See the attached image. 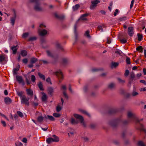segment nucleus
I'll return each mask as SVG.
<instances>
[{
    "mask_svg": "<svg viewBox=\"0 0 146 146\" xmlns=\"http://www.w3.org/2000/svg\"><path fill=\"white\" fill-rule=\"evenodd\" d=\"M17 46H13L11 48V49L13 51V54H15L17 52Z\"/></svg>",
    "mask_w": 146,
    "mask_h": 146,
    "instance_id": "30",
    "label": "nucleus"
},
{
    "mask_svg": "<svg viewBox=\"0 0 146 146\" xmlns=\"http://www.w3.org/2000/svg\"><path fill=\"white\" fill-rule=\"evenodd\" d=\"M46 81L50 84L52 85V83L51 82V80L50 78L48 77L46 79Z\"/></svg>",
    "mask_w": 146,
    "mask_h": 146,
    "instance_id": "57",
    "label": "nucleus"
},
{
    "mask_svg": "<svg viewBox=\"0 0 146 146\" xmlns=\"http://www.w3.org/2000/svg\"><path fill=\"white\" fill-rule=\"evenodd\" d=\"M40 28L38 29V32L39 35L41 36H43L47 34V32L45 29H42L43 27H45L46 26L44 23H42L40 25Z\"/></svg>",
    "mask_w": 146,
    "mask_h": 146,
    "instance_id": "3",
    "label": "nucleus"
},
{
    "mask_svg": "<svg viewBox=\"0 0 146 146\" xmlns=\"http://www.w3.org/2000/svg\"><path fill=\"white\" fill-rule=\"evenodd\" d=\"M54 15L56 18L61 19H63L65 17V16L64 15H58L56 13H54Z\"/></svg>",
    "mask_w": 146,
    "mask_h": 146,
    "instance_id": "22",
    "label": "nucleus"
},
{
    "mask_svg": "<svg viewBox=\"0 0 146 146\" xmlns=\"http://www.w3.org/2000/svg\"><path fill=\"white\" fill-rule=\"evenodd\" d=\"M100 69H98L97 68H94L92 69V72H96L100 70Z\"/></svg>",
    "mask_w": 146,
    "mask_h": 146,
    "instance_id": "64",
    "label": "nucleus"
},
{
    "mask_svg": "<svg viewBox=\"0 0 146 146\" xmlns=\"http://www.w3.org/2000/svg\"><path fill=\"white\" fill-rule=\"evenodd\" d=\"M44 117L42 116H40L38 117L37 120L38 122H41L42 121Z\"/></svg>",
    "mask_w": 146,
    "mask_h": 146,
    "instance_id": "43",
    "label": "nucleus"
},
{
    "mask_svg": "<svg viewBox=\"0 0 146 146\" xmlns=\"http://www.w3.org/2000/svg\"><path fill=\"white\" fill-rule=\"evenodd\" d=\"M37 60V59L33 57L31 58L30 62L31 63L34 64L35 63Z\"/></svg>",
    "mask_w": 146,
    "mask_h": 146,
    "instance_id": "36",
    "label": "nucleus"
},
{
    "mask_svg": "<svg viewBox=\"0 0 146 146\" xmlns=\"http://www.w3.org/2000/svg\"><path fill=\"white\" fill-rule=\"evenodd\" d=\"M16 78L19 84H21L23 86L25 85V82L22 76H16Z\"/></svg>",
    "mask_w": 146,
    "mask_h": 146,
    "instance_id": "9",
    "label": "nucleus"
},
{
    "mask_svg": "<svg viewBox=\"0 0 146 146\" xmlns=\"http://www.w3.org/2000/svg\"><path fill=\"white\" fill-rule=\"evenodd\" d=\"M120 38H127V35L126 33H122L120 34Z\"/></svg>",
    "mask_w": 146,
    "mask_h": 146,
    "instance_id": "24",
    "label": "nucleus"
},
{
    "mask_svg": "<svg viewBox=\"0 0 146 146\" xmlns=\"http://www.w3.org/2000/svg\"><path fill=\"white\" fill-rule=\"evenodd\" d=\"M27 94L29 96H32L33 95V91L31 89H27L26 90Z\"/></svg>",
    "mask_w": 146,
    "mask_h": 146,
    "instance_id": "19",
    "label": "nucleus"
},
{
    "mask_svg": "<svg viewBox=\"0 0 146 146\" xmlns=\"http://www.w3.org/2000/svg\"><path fill=\"white\" fill-rule=\"evenodd\" d=\"M138 93H137L135 91H133L131 94V95L133 96H136L137 95H138Z\"/></svg>",
    "mask_w": 146,
    "mask_h": 146,
    "instance_id": "59",
    "label": "nucleus"
},
{
    "mask_svg": "<svg viewBox=\"0 0 146 146\" xmlns=\"http://www.w3.org/2000/svg\"><path fill=\"white\" fill-rule=\"evenodd\" d=\"M134 28L133 27H128L127 30V33L130 36H132L134 34Z\"/></svg>",
    "mask_w": 146,
    "mask_h": 146,
    "instance_id": "10",
    "label": "nucleus"
},
{
    "mask_svg": "<svg viewBox=\"0 0 146 146\" xmlns=\"http://www.w3.org/2000/svg\"><path fill=\"white\" fill-rule=\"evenodd\" d=\"M117 111V110L115 108H112L110 109L108 111V113L110 114H114Z\"/></svg>",
    "mask_w": 146,
    "mask_h": 146,
    "instance_id": "18",
    "label": "nucleus"
},
{
    "mask_svg": "<svg viewBox=\"0 0 146 146\" xmlns=\"http://www.w3.org/2000/svg\"><path fill=\"white\" fill-rule=\"evenodd\" d=\"M62 109V107L60 105H58L56 107V111L57 112L60 111Z\"/></svg>",
    "mask_w": 146,
    "mask_h": 146,
    "instance_id": "54",
    "label": "nucleus"
},
{
    "mask_svg": "<svg viewBox=\"0 0 146 146\" xmlns=\"http://www.w3.org/2000/svg\"><path fill=\"white\" fill-rule=\"evenodd\" d=\"M138 146H146V145L142 141H139L138 142Z\"/></svg>",
    "mask_w": 146,
    "mask_h": 146,
    "instance_id": "34",
    "label": "nucleus"
},
{
    "mask_svg": "<svg viewBox=\"0 0 146 146\" xmlns=\"http://www.w3.org/2000/svg\"><path fill=\"white\" fill-rule=\"evenodd\" d=\"M140 124V129L141 131H143L146 134V129L144 128L143 125L141 123H139Z\"/></svg>",
    "mask_w": 146,
    "mask_h": 146,
    "instance_id": "29",
    "label": "nucleus"
},
{
    "mask_svg": "<svg viewBox=\"0 0 146 146\" xmlns=\"http://www.w3.org/2000/svg\"><path fill=\"white\" fill-rule=\"evenodd\" d=\"M46 142L48 144H50L51 142H54L53 138L51 137L48 138L46 139Z\"/></svg>",
    "mask_w": 146,
    "mask_h": 146,
    "instance_id": "37",
    "label": "nucleus"
},
{
    "mask_svg": "<svg viewBox=\"0 0 146 146\" xmlns=\"http://www.w3.org/2000/svg\"><path fill=\"white\" fill-rule=\"evenodd\" d=\"M127 19V18L125 16L123 17H121L119 19V20L120 21H125Z\"/></svg>",
    "mask_w": 146,
    "mask_h": 146,
    "instance_id": "49",
    "label": "nucleus"
},
{
    "mask_svg": "<svg viewBox=\"0 0 146 146\" xmlns=\"http://www.w3.org/2000/svg\"><path fill=\"white\" fill-rule=\"evenodd\" d=\"M88 15V13H85L82 15L80 18V19L81 20H84L86 19V17Z\"/></svg>",
    "mask_w": 146,
    "mask_h": 146,
    "instance_id": "26",
    "label": "nucleus"
},
{
    "mask_svg": "<svg viewBox=\"0 0 146 146\" xmlns=\"http://www.w3.org/2000/svg\"><path fill=\"white\" fill-rule=\"evenodd\" d=\"M55 45L56 48L58 49H60L62 50H63V48L59 44L58 42H56L55 43Z\"/></svg>",
    "mask_w": 146,
    "mask_h": 146,
    "instance_id": "21",
    "label": "nucleus"
},
{
    "mask_svg": "<svg viewBox=\"0 0 146 146\" xmlns=\"http://www.w3.org/2000/svg\"><path fill=\"white\" fill-rule=\"evenodd\" d=\"M53 74H55L59 79L62 80L63 78V75L60 70H58L56 71L53 72Z\"/></svg>",
    "mask_w": 146,
    "mask_h": 146,
    "instance_id": "6",
    "label": "nucleus"
},
{
    "mask_svg": "<svg viewBox=\"0 0 146 146\" xmlns=\"http://www.w3.org/2000/svg\"><path fill=\"white\" fill-rule=\"evenodd\" d=\"M71 123L72 124H74L77 123L78 122L73 118H71Z\"/></svg>",
    "mask_w": 146,
    "mask_h": 146,
    "instance_id": "41",
    "label": "nucleus"
},
{
    "mask_svg": "<svg viewBox=\"0 0 146 146\" xmlns=\"http://www.w3.org/2000/svg\"><path fill=\"white\" fill-rule=\"evenodd\" d=\"M20 66L19 65V64L16 68H14L13 70V73L14 75H15L17 74V72L19 69Z\"/></svg>",
    "mask_w": 146,
    "mask_h": 146,
    "instance_id": "20",
    "label": "nucleus"
},
{
    "mask_svg": "<svg viewBox=\"0 0 146 146\" xmlns=\"http://www.w3.org/2000/svg\"><path fill=\"white\" fill-rule=\"evenodd\" d=\"M38 87L39 88H40L41 90H43L44 89L43 87V85L42 83L41 82H39L38 84Z\"/></svg>",
    "mask_w": 146,
    "mask_h": 146,
    "instance_id": "42",
    "label": "nucleus"
},
{
    "mask_svg": "<svg viewBox=\"0 0 146 146\" xmlns=\"http://www.w3.org/2000/svg\"><path fill=\"white\" fill-rule=\"evenodd\" d=\"M79 111L82 113L87 115L88 117H90L91 115L86 110L82 109H79Z\"/></svg>",
    "mask_w": 146,
    "mask_h": 146,
    "instance_id": "14",
    "label": "nucleus"
},
{
    "mask_svg": "<svg viewBox=\"0 0 146 146\" xmlns=\"http://www.w3.org/2000/svg\"><path fill=\"white\" fill-rule=\"evenodd\" d=\"M16 18V15L15 14L14 16L12 17L11 19V22L12 25H13L14 24Z\"/></svg>",
    "mask_w": 146,
    "mask_h": 146,
    "instance_id": "25",
    "label": "nucleus"
},
{
    "mask_svg": "<svg viewBox=\"0 0 146 146\" xmlns=\"http://www.w3.org/2000/svg\"><path fill=\"white\" fill-rule=\"evenodd\" d=\"M117 80L120 83H124L125 82V80H122L121 78H117Z\"/></svg>",
    "mask_w": 146,
    "mask_h": 146,
    "instance_id": "62",
    "label": "nucleus"
},
{
    "mask_svg": "<svg viewBox=\"0 0 146 146\" xmlns=\"http://www.w3.org/2000/svg\"><path fill=\"white\" fill-rule=\"evenodd\" d=\"M16 146H22L23 144L21 142H17L15 143Z\"/></svg>",
    "mask_w": 146,
    "mask_h": 146,
    "instance_id": "55",
    "label": "nucleus"
},
{
    "mask_svg": "<svg viewBox=\"0 0 146 146\" xmlns=\"http://www.w3.org/2000/svg\"><path fill=\"white\" fill-rule=\"evenodd\" d=\"M21 54L23 56H25L27 54V52L25 50H22L21 52Z\"/></svg>",
    "mask_w": 146,
    "mask_h": 146,
    "instance_id": "39",
    "label": "nucleus"
},
{
    "mask_svg": "<svg viewBox=\"0 0 146 146\" xmlns=\"http://www.w3.org/2000/svg\"><path fill=\"white\" fill-rule=\"evenodd\" d=\"M69 60V59L68 58H64L62 60V63L64 64H66L68 63Z\"/></svg>",
    "mask_w": 146,
    "mask_h": 146,
    "instance_id": "16",
    "label": "nucleus"
},
{
    "mask_svg": "<svg viewBox=\"0 0 146 146\" xmlns=\"http://www.w3.org/2000/svg\"><path fill=\"white\" fill-rule=\"evenodd\" d=\"M45 118L46 119H48L51 121H54L55 119L52 116L49 115L45 116Z\"/></svg>",
    "mask_w": 146,
    "mask_h": 146,
    "instance_id": "28",
    "label": "nucleus"
},
{
    "mask_svg": "<svg viewBox=\"0 0 146 146\" xmlns=\"http://www.w3.org/2000/svg\"><path fill=\"white\" fill-rule=\"evenodd\" d=\"M119 64L117 62H112L111 63V68H116L118 66Z\"/></svg>",
    "mask_w": 146,
    "mask_h": 146,
    "instance_id": "32",
    "label": "nucleus"
},
{
    "mask_svg": "<svg viewBox=\"0 0 146 146\" xmlns=\"http://www.w3.org/2000/svg\"><path fill=\"white\" fill-rule=\"evenodd\" d=\"M18 95L20 97V99L24 95H23V92H17Z\"/></svg>",
    "mask_w": 146,
    "mask_h": 146,
    "instance_id": "47",
    "label": "nucleus"
},
{
    "mask_svg": "<svg viewBox=\"0 0 146 146\" xmlns=\"http://www.w3.org/2000/svg\"><path fill=\"white\" fill-rule=\"evenodd\" d=\"M46 52L47 55L48 56L53 58H54V54L52 50H47L46 51Z\"/></svg>",
    "mask_w": 146,
    "mask_h": 146,
    "instance_id": "8",
    "label": "nucleus"
},
{
    "mask_svg": "<svg viewBox=\"0 0 146 146\" xmlns=\"http://www.w3.org/2000/svg\"><path fill=\"white\" fill-rule=\"evenodd\" d=\"M53 115L55 117H60V115L58 113H54L53 114Z\"/></svg>",
    "mask_w": 146,
    "mask_h": 146,
    "instance_id": "56",
    "label": "nucleus"
},
{
    "mask_svg": "<svg viewBox=\"0 0 146 146\" xmlns=\"http://www.w3.org/2000/svg\"><path fill=\"white\" fill-rule=\"evenodd\" d=\"M76 28L77 25L76 24L74 26V30L75 38V42L77 41L78 38V34Z\"/></svg>",
    "mask_w": 146,
    "mask_h": 146,
    "instance_id": "12",
    "label": "nucleus"
},
{
    "mask_svg": "<svg viewBox=\"0 0 146 146\" xmlns=\"http://www.w3.org/2000/svg\"><path fill=\"white\" fill-rule=\"evenodd\" d=\"M48 91L50 94H51L54 92V88L52 87H49L48 88Z\"/></svg>",
    "mask_w": 146,
    "mask_h": 146,
    "instance_id": "33",
    "label": "nucleus"
},
{
    "mask_svg": "<svg viewBox=\"0 0 146 146\" xmlns=\"http://www.w3.org/2000/svg\"><path fill=\"white\" fill-rule=\"evenodd\" d=\"M66 90L67 88L66 85H62L61 88V90L62 91V92H66Z\"/></svg>",
    "mask_w": 146,
    "mask_h": 146,
    "instance_id": "31",
    "label": "nucleus"
},
{
    "mask_svg": "<svg viewBox=\"0 0 146 146\" xmlns=\"http://www.w3.org/2000/svg\"><path fill=\"white\" fill-rule=\"evenodd\" d=\"M137 36L138 38V40L139 41H141L143 39V36L141 34L138 33L137 34Z\"/></svg>",
    "mask_w": 146,
    "mask_h": 146,
    "instance_id": "45",
    "label": "nucleus"
},
{
    "mask_svg": "<svg viewBox=\"0 0 146 146\" xmlns=\"http://www.w3.org/2000/svg\"><path fill=\"white\" fill-rule=\"evenodd\" d=\"M31 2L35 3L34 6V9L35 10L37 11H40L42 10V7L40 6V2L38 0H30Z\"/></svg>",
    "mask_w": 146,
    "mask_h": 146,
    "instance_id": "2",
    "label": "nucleus"
},
{
    "mask_svg": "<svg viewBox=\"0 0 146 146\" xmlns=\"http://www.w3.org/2000/svg\"><path fill=\"white\" fill-rule=\"evenodd\" d=\"M81 138L86 142L88 141L89 140V138L87 137H82Z\"/></svg>",
    "mask_w": 146,
    "mask_h": 146,
    "instance_id": "46",
    "label": "nucleus"
},
{
    "mask_svg": "<svg viewBox=\"0 0 146 146\" xmlns=\"http://www.w3.org/2000/svg\"><path fill=\"white\" fill-rule=\"evenodd\" d=\"M85 35L89 38H91V36L89 35V31L88 30L86 32Z\"/></svg>",
    "mask_w": 146,
    "mask_h": 146,
    "instance_id": "48",
    "label": "nucleus"
},
{
    "mask_svg": "<svg viewBox=\"0 0 146 146\" xmlns=\"http://www.w3.org/2000/svg\"><path fill=\"white\" fill-rule=\"evenodd\" d=\"M127 38H123L122 39L120 38V41L122 43H125L127 42Z\"/></svg>",
    "mask_w": 146,
    "mask_h": 146,
    "instance_id": "50",
    "label": "nucleus"
},
{
    "mask_svg": "<svg viewBox=\"0 0 146 146\" xmlns=\"http://www.w3.org/2000/svg\"><path fill=\"white\" fill-rule=\"evenodd\" d=\"M12 100L9 97H6L4 98V102L7 104H9L12 102Z\"/></svg>",
    "mask_w": 146,
    "mask_h": 146,
    "instance_id": "13",
    "label": "nucleus"
},
{
    "mask_svg": "<svg viewBox=\"0 0 146 146\" xmlns=\"http://www.w3.org/2000/svg\"><path fill=\"white\" fill-rule=\"evenodd\" d=\"M130 78L129 80V84H131L135 80V75L134 73L132 72L130 73Z\"/></svg>",
    "mask_w": 146,
    "mask_h": 146,
    "instance_id": "11",
    "label": "nucleus"
},
{
    "mask_svg": "<svg viewBox=\"0 0 146 146\" xmlns=\"http://www.w3.org/2000/svg\"><path fill=\"white\" fill-rule=\"evenodd\" d=\"M17 113L18 115L21 117H23V113L21 111H17Z\"/></svg>",
    "mask_w": 146,
    "mask_h": 146,
    "instance_id": "52",
    "label": "nucleus"
},
{
    "mask_svg": "<svg viewBox=\"0 0 146 146\" xmlns=\"http://www.w3.org/2000/svg\"><path fill=\"white\" fill-rule=\"evenodd\" d=\"M31 79L32 81L33 82H34L36 78L34 75H32L31 76Z\"/></svg>",
    "mask_w": 146,
    "mask_h": 146,
    "instance_id": "60",
    "label": "nucleus"
},
{
    "mask_svg": "<svg viewBox=\"0 0 146 146\" xmlns=\"http://www.w3.org/2000/svg\"><path fill=\"white\" fill-rule=\"evenodd\" d=\"M36 38L35 37H31L29 38V41H32L36 40Z\"/></svg>",
    "mask_w": 146,
    "mask_h": 146,
    "instance_id": "53",
    "label": "nucleus"
},
{
    "mask_svg": "<svg viewBox=\"0 0 146 146\" xmlns=\"http://www.w3.org/2000/svg\"><path fill=\"white\" fill-rule=\"evenodd\" d=\"M136 50L140 52H143V48L141 46H139L136 48Z\"/></svg>",
    "mask_w": 146,
    "mask_h": 146,
    "instance_id": "40",
    "label": "nucleus"
},
{
    "mask_svg": "<svg viewBox=\"0 0 146 146\" xmlns=\"http://www.w3.org/2000/svg\"><path fill=\"white\" fill-rule=\"evenodd\" d=\"M74 116L75 118L79 120L80 123L84 127H86V124L84 121V119L82 116L77 114H74Z\"/></svg>",
    "mask_w": 146,
    "mask_h": 146,
    "instance_id": "4",
    "label": "nucleus"
},
{
    "mask_svg": "<svg viewBox=\"0 0 146 146\" xmlns=\"http://www.w3.org/2000/svg\"><path fill=\"white\" fill-rule=\"evenodd\" d=\"M127 117L128 118V120L122 121L119 118L111 121L109 123L110 124L112 127H115L117 126L118 123H122L123 125H126L131 121H135L137 123L139 122L140 121L135 115L132 113L131 112H128Z\"/></svg>",
    "mask_w": 146,
    "mask_h": 146,
    "instance_id": "1",
    "label": "nucleus"
},
{
    "mask_svg": "<svg viewBox=\"0 0 146 146\" xmlns=\"http://www.w3.org/2000/svg\"><path fill=\"white\" fill-rule=\"evenodd\" d=\"M63 94L64 97L66 98V99H68V95L66 93V92H63Z\"/></svg>",
    "mask_w": 146,
    "mask_h": 146,
    "instance_id": "58",
    "label": "nucleus"
},
{
    "mask_svg": "<svg viewBox=\"0 0 146 146\" xmlns=\"http://www.w3.org/2000/svg\"><path fill=\"white\" fill-rule=\"evenodd\" d=\"M53 138V141L55 142H58L59 141V138L58 137L55 135H52Z\"/></svg>",
    "mask_w": 146,
    "mask_h": 146,
    "instance_id": "23",
    "label": "nucleus"
},
{
    "mask_svg": "<svg viewBox=\"0 0 146 146\" xmlns=\"http://www.w3.org/2000/svg\"><path fill=\"white\" fill-rule=\"evenodd\" d=\"M100 2V1L98 0H94L92 1V4L90 6V9L92 10L94 9L97 6V4Z\"/></svg>",
    "mask_w": 146,
    "mask_h": 146,
    "instance_id": "7",
    "label": "nucleus"
},
{
    "mask_svg": "<svg viewBox=\"0 0 146 146\" xmlns=\"http://www.w3.org/2000/svg\"><path fill=\"white\" fill-rule=\"evenodd\" d=\"M129 72L128 70H126L125 71V72L124 75L125 76H127L129 74Z\"/></svg>",
    "mask_w": 146,
    "mask_h": 146,
    "instance_id": "61",
    "label": "nucleus"
},
{
    "mask_svg": "<svg viewBox=\"0 0 146 146\" xmlns=\"http://www.w3.org/2000/svg\"><path fill=\"white\" fill-rule=\"evenodd\" d=\"M29 98L27 97L25 95L23 96L21 98V104H25L26 105L29 106Z\"/></svg>",
    "mask_w": 146,
    "mask_h": 146,
    "instance_id": "5",
    "label": "nucleus"
},
{
    "mask_svg": "<svg viewBox=\"0 0 146 146\" xmlns=\"http://www.w3.org/2000/svg\"><path fill=\"white\" fill-rule=\"evenodd\" d=\"M6 56L5 54L0 55V62L1 63L5 60Z\"/></svg>",
    "mask_w": 146,
    "mask_h": 146,
    "instance_id": "17",
    "label": "nucleus"
},
{
    "mask_svg": "<svg viewBox=\"0 0 146 146\" xmlns=\"http://www.w3.org/2000/svg\"><path fill=\"white\" fill-rule=\"evenodd\" d=\"M115 86V83L113 82L109 83L108 86V88L111 90L113 89Z\"/></svg>",
    "mask_w": 146,
    "mask_h": 146,
    "instance_id": "15",
    "label": "nucleus"
},
{
    "mask_svg": "<svg viewBox=\"0 0 146 146\" xmlns=\"http://www.w3.org/2000/svg\"><path fill=\"white\" fill-rule=\"evenodd\" d=\"M38 75L40 77V78H41L43 80H45V76L44 75L41 74L40 72H38Z\"/></svg>",
    "mask_w": 146,
    "mask_h": 146,
    "instance_id": "38",
    "label": "nucleus"
},
{
    "mask_svg": "<svg viewBox=\"0 0 146 146\" xmlns=\"http://www.w3.org/2000/svg\"><path fill=\"white\" fill-rule=\"evenodd\" d=\"M42 96L41 98L43 102L46 101L47 99V96L44 93H42Z\"/></svg>",
    "mask_w": 146,
    "mask_h": 146,
    "instance_id": "27",
    "label": "nucleus"
},
{
    "mask_svg": "<svg viewBox=\"0 0 146 146\" xmlns=\"http://www.w3.org/2000/svg\"><path fill=\"white\" fill-rule=\"evenodd\" d=\"M126 62L127 64H130L131 63L130 59L129 57L127 56L126 57Z\"/></svg>",
    "mask_w": 146,
    "mask_h": 146,
    "instance_id": "51",
    "label": "nucleus"
},
{
    "mask_svg": "<svg viewBox=\"0 0 146 146\" xmlns=\"http://www.w3.org/2000/svg\"><path fill=\"white\" fill-rule=\"evenodd\" d=\"M29 35V33H24L22 36V37L23 38H27Z\"/></svg>",
    "mask_w": 146,
    "mask_h": 146,
    "instance_id": "44",
    "label": "nucleus"
},
{
    "mask_svg": "<svg viewBox=\"0 0 146 146\" xmlns=\"http://www.w3.org/2000/svg\"><path fill=\"white\" fill-rule=\"evenodd\" d=\"M107 41L106 42V43L108 44H110L111 42V41L110 40V39L108 37L107 38Z\"/></svg>",
    "mask_w": 146,
    "mask_h": 146,
    "instance_id": "63",
    "label": "nucleus"
},
{
    "mask_svg": "<svg viewBox=\"0 0 146 146\" xmlns=\"http://www.w3.org/2000/svg\"><path fill=\"white\" fill-rule=\"evenodd\" d=\"M80 6L79 4H77L75 6H73L72 7V9L73 11H75L77 10L80 7Z\"/></svg>",
    "mask_w": 146,
    "mask_h": 146,
    "instance_id": "35",
    "label": "nucleus"
}]
</instances>
